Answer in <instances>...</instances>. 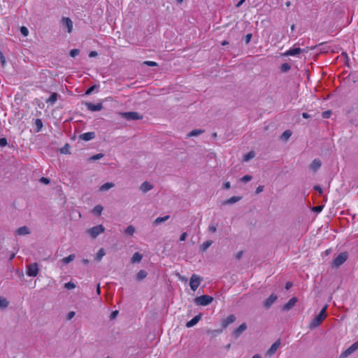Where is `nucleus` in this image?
<instances>
[{
    "label": "nucleus",
    "instance_id": "obj_39",
    "mask_svg": "<svg viewBox=\"0 0 358 358\" xmlns=\"http://www.w3.org/2000/svg\"><path fill=\"white\" fill-rule=\"evenodd\" d=\"M69 146L68 144H66L64 147L60 148L59 151L62 154H68L69 153Z\"/></svg>",
    "mask_w": 358,
    "mask_h": 358
},
{
    "label": "nucleus",
    "instance_id": "obj_36",
    "mask_svg": "<svg viewBox=\"0 0 358 358\" xmlns=\"http://www.w3.org/2000/svg\"><path fill=\"white\" fill-rule=\"evenodd\" d=\"M291 69V66L288 63H284L280 66L281 72L286 73Z\"/></svg>",
    "mask_w": 358,
    "mask_h": 358
},
{
    "label": "nucleus",
    "instance_id": "obj_38",
    "mask_svg": "<svg viewBox=\"0 0 358 358\" xmlns=\"http://www.w3.org/2000/svg\"><path fill=\"white\" fill-rule=\"evenodd\" d=\"M64 287L68 289H71L76 287V285L72 282H69L64 284Z\"/></svg>",
    "mask_w": 358,
    "mask_h": 358
},
{
    "label": "nucleus",
    "instance_id": "obj_26",
    "mask_svg": "<svg viewBox=\"0 0 358 358\" xmlns=\"http://www.w3.org/2000/svg\"><path fill=\"white\" fill-rule=\"evenodd\" d=\"M170 216L169 215H166L164 217H157V219L155 220V221L153 222V224L154 225H158L166 220H168L169 219Z\"/></svg>",
    "mask_w": 358,
    "mask_h": 358
},
{
    "label": "nucleus",
    "instance_id": "obj_63",
    "mask_svg": "<svg viewBox=\"0 0 358 358\" xmlns=\"http://www.w3.org/2000/svg\"><path fill=\"white\" fill-rule=\"evenodd\" d=\"M302 116L306 119L309 118L310 117V115L309 114H308L307 113H303Z\"/></svg>",
    "mask_w": 358,
    "mask_h": 358
},
{
    "label": "nucleus",
    "instance_id": "obj_61",
    "mask_svg": "<svg viewBox=\"0 0 358 358\" xmlns=\"http://www.w3.org/2000/svg\"><path fill=\"white\" fill-rule=\"evenodd\" d=\"M245 0H240L238 3L236 5V6L237 8L240 7L244 2H245Z\"/></svg>",
    "mask_w": 358,
    "mask_h": 358
},
{
    "label": "nucleus",
    "instance_id": "obj_7",
    "mask_svg": "<svg viewBox=\"0 0 358 358\" xmlns=\"http://www.w3.org/2000/svg\"><path fill=\"white\" fill-rule=\"evenodd\" d=\"M202 278L199 276L198 275L193 274L190 278L189 286L192 290L195 291L199 286L201 282L202 281Z\"/></svg>",
    "mask_w": 358,
    "mask_h": 358
},
{
    "label": "nucleus",
    "instance_id": "obj_45",
    "mask_svg": "<svg viewBox=\"0 0 358 358\" xmlns=\"http://www.w3.org/2000/svg\"><path fill=\"white\" fill-rule=\"evenodd\" d=\"M103 157V155L101 154V153H99V154H96L95 155H93L92 157H90V160L92 161H94V160H97V159H99L101 158H102Z\"/></svg>",
    "mask_w": 358,
    "mask_h": 358
},
{
    "label": "nucleus",
    "instance_id": "obj_13",
    "mask_svg": "<svg viewBox=\"0 0 358 358\" xmlns=\"http://www.w3.org/2000/svg\"><path fill=\"white\" fill-rule=\"evenodd\" d=\"M297 301H298V299L296 297H292V299H290L289 300V301L287 303H285L282 307V310L283 311H289L296 305Z\"/></svg>",
    "mask_w": 358,
    "mask_h": 358
},
{
    "label": "nucleus",
    "instance_id": "obj_2",
    "mask_svg": "<svg viewBox=\"0 0 358 358\" xmlns=\"http://www.w3.org/2000/svg\"><path fill=\"white\" fill-rule=\"evenodd\" d=\"M105 228L102 224H99L88 229L86 232L92 238H96L99 234L104 232Z\"/></svg>",
    "mask_w": 358,
    "mask_h": 358
},
{
    "label": "nucleus",
    "instance_id": "obj_49",
    "mask_svg": "<svg viewBox=\"0 0 358 358\" xmlns=\"http://www.w3.org/2000/svg\"><path fill=\"white\" fill-rule=\"evenodd\" d=\"M7 145V140L5 138H0V146L5 147Z\"/></svg>",
    "mask_w": 358,
    "mask_h": 358
},
{
    "label": "nucleus",
    "instance_id": "obj_21",
    "mask_svg": "<svg viewBox=\"0 0 358 358\" xmlns=\"http://www.w3.org/2000/svg\"><path fill=\"white\" fill-rule=\"evenodd\" d=\"M201 313H199V315H196L193 319H192L190 321L186 323V327L187 328H190L196 324L201 320Z\"/></svg>",
    "mask_w": 358,
    "mask_h": 358
},
{
    "label": "nucleus",
    "instance_id": "obj_37",
    "mask_svg": "<svg viewBox=\"0 0 358 358\" xmlns=\"http://www.w3.org/2000/svg\"><path fill=\"white\" fill-rule=\"evenodd\" d=\"M134 232H135V228L132 225H129L125 229V233L130 236H132Z\"/></svg>",
    "mask_w": 358,
    "mask_h": 358
},
{
    "label": "nucleus",
    "instance_id": "obj_42",
    "mask_svg": "<svg viewBox=\"0 0 358 358\" xmlns=\"http://www.w3.org/2000/svg\"><path fill=\"white\" fill-rule=\"evenodd\" d=\"M36 127H37V131H39L41 129L42 127H43V123H42L41 120L36 119Z\"/></svg>",
    "mask_w": 358,
    "mask_h": 358
},
{
    "label": "nucleus",
    "instance_id": "obj_46",
    "mask_svg": "<svg viewBox=\"0 0 358 358\" xmlns=\"http://www.w3.org/2000/svg\"><path fill=\"white\" fill-rule=\"evenodd\" d=\"M80 51L78 49H73L70 51V56L72 57H75L79 54Z\"/></svg>",
    "mask_w": 358,
    "mask_h": 358
},
{
    "label": "nucleus",
    "instance_id": "obj_60",
    "mask_svg": "<svg viewBox=\"0 0 358 358\" xmlns=\"http://www.w3.org/2000/svg\"><path fill=\"white\" fill-rule=\"evenodd\" d=\"M292 283L291 282H287L285 285V289H289L292 287Z\"/></svg>",
    "mask_w": 358,
    "mask_h": 358
},
{
    "label": "nucleus",
    "instance_id": "obj_59",
    "mask_svg": "<svg viewBox=\"0 0 358 358\" xmlns=\"http://www.w3.org/2000/svg\"><path fill=\"white\" fill-rule=\"evenodd\" d=\"M314 189H315L316 191H317L320 194H322V188H321V187H320V186H319V185H315V186L314 187Z\"/></svg>",
    "mask_w": 358,
    "mask_h": 358
},
{
    "label": "nucleus",
    "instance_id": "obj_8",
    "mask_svg": "<svg viewBox=\"0 0 358 358\" xmlns=\"http://www.w3.org/2000/svg\"><path fill=\"white\" fill-rule=\"evenodd\" d=\"M358 350V341L354 343L350 347L343 351L339 356V358H347L348 356Z\"/></svg>",
    "mask_w": 358,
    "mask_h": 358
},
{
    "label": "nucleus",
    "instance_id": "obj_34",
    "mask_svg": "<svg viewBox=\"0 0 358 358\" xmlns=\"http://www.w3.org/2000/svg\"><path fill=\"white\" fill-rule=\"evenodd\" d=\"M105 255V251L103 248H101L96 255L95 259L98 262L101 261L102 257Z\"/></svg>",
    "mask_w": 358,
    "mask_h": 358
},
{
    "label": "nucleus",
    "instance_id": "obj_48",
    "mask_svg": "<svg viewBox=\"0 0 358 358\" xmlns=\"http://www.w3.org/2000/svg\"><path fill=\"white\" fill-rule=\"evenodd\" d=\"M264 187L263 185H259V187H257L256 190H255V193L257 194L261 193L262 192L264 191Z\"/></svg>",
    "mask_w": 358,
    "mask_h": 358
},
{
    "label": "nucleus",
    "instance_id": "obj_56",
    "mask_svg": "<svg viewBox=\"0 0 358 358\" xmlns=\"http://www.w3.org/2000/svg\"><path fill=\"white\" fill-rule=\"evenodd\" d=\"M40 180L41 182L46 184V185L49 184V182H50V180L48 179L47 178H44V177L41 178Z\"/></svg>",
    "mask_w": 358,
    "mask_h": 358
},
{
    "label": "nucleus",
    "instance_id": "obj_22",
    "mask_svg": "<svg viewBox=\"0 0 358 358\" xmlns=\"http://www.w3.org/2000/svg\"><path fill=\"white\" fill-rule=\"evenodd\" d=\"M94 137H95L94 132H87V133H84L80 136V139L86 141L92 140Z\"/></svg>",
    "mask_w": 358,
    "mask_h": 358
},
{
    "label": "nucleus",
    "instance_id": "obj_10",
    "mask_svg": "<svg viewBox=\"0 0 358 358\" xmlns=\"http://www.w3.org/2000/svg\"><path fill=\"white\" fill-rule=\"evenodd\" d=\"M248 328L246 323L241 324L238 328H236L232 333V336L235 338H238Z\"/></svg>",
    "mask_w": 358,
    "mask_h": 358
},
{
    "label": "nucleus",
    "instance_id": "obj_43",
    "mask_svg": "<svg viewBox=\"0 0 358 358\" xmlns=\"http://www.w3.org/2000/svg\"><path fill=\"white\" fill-rule=\"evenodd\" d=\"M323 209V206H314L311 208L312 211L315 213H320Z\"/></svg>",
    "mask_w": 358,
    "mask_h": 358
},
{
    "label": "nucleus",
    "instance_id": "obj_35",
    "mask_svg": "<svg viewBox=\"0 0 358 358\" xmlns=\"http://www.w3.org/2000/svg\"><path fill=\"white\" fill-rule=\"evenodd\" d=\"M255 156V154L253 151L249 152L248 154L245 155L243 157V161L244 162H248L249 160L254 158Z\"/></svg>",
    "mask_w": 358,
    "mask_h": 358
},
{
    "label": "nucleus",
    "instance_id": "obj_16",
    "mask_svg": "<svg viewBox=\"0 0 358 358\" xmlns=\"http://www.w3.org/2000/svg\"><path fill=\"white\" fill-rule=\"evenodd\" d=\"M85 106H87V109L91 111H99L103 108L101 103H99L95 105L90 102H86Z\"/></svg>",
    "mask_w": 358,
    "mask_h": 358
},
{
    "label": "nucleus",
    "instance_id": "obj_12",
    "mask_svg": "<svg viewBox=\"0 0 358 358\" xmlns=\"http://www.w3.org/2000/svg\"><path fill=\"white\" fill-rule=\"evenodd\" d=\"M280 345V340L278 339L274 343H273L272 345L271 346V348L267 350L266 355L269 356V357H271L272 355H273L275 353V352L278 350V349L279 348Z\"/></svg>",
    "mask_w": 358,
    "mask_h": 358
},
{
    "label": "nucleus",
    "instance_id": "obj_44",
    "mask_svg": "<svg viewBox=\"0 0 358 358\" xmlns=\"http://www.w3.org/2000/svg\"><path fill=\"white\" fill-rule=\"evenodd\" d=\"M143 64H144L145 65L148 66H158V64H157V62H152V61H145V62H143Z\"/></svg>",
    "mask_w": 358,
    "mask_h": 358
},
{
    "label": "nucleus",
    "instance_id": "obj_29",
    "mask_svg": "<svg viewBox=\"0 0 358 358\" xmlns=\"http://www.w3.org/2000/svg\"><path fill=\"white\" fill-rule=\"evenodd\" d=\"M204 132L203 129H194L191 131L188 134L187 137L197 136L202 134Z\"/></svg>",
    "mask_w": 358,
    "mask_h": 358
},
{
    "label": "nucleus",
    "instance_id": "obj_17",
    "mask_svg": "<svg viewBox=\"0 0 358 358\" xmlns=\"http://www.w3.org/2000/svg\"><path fill=\"white\" fill-rule=\"evenodd\" d=\"M242 199V196H234L229 199L224 200L222 202L224 206L234 204Z\"/></svg>",
    "mask_w": 358,
    "mask_h": 358
},
{
    "label": "nucleus",
    "instance_id": "obj_1",
    "mask_svg": "<svg viewBox=\"0 0 358 358\" xmlns=\"http://www.w3.org/2000/svg\"><path fill=\"white\" fill-rule=\"evenodd\" d=\"M327 309V305H326L320 311L318 315H317L310 323L309 328L311 329H313L316 327H317L327 317L326 311Z\"/></svg>",
    "mask_w": 358,
    "mask_h": 358
},
{
    "label": "nucleus",
    "instance_id": "obj_50",
    "mask_svg": "<svg viewBox=\"0 0 358 358\" xmlns=\"http://www.w3.org/2000/svg\"><path fill=\"white\" fill-rule=\"evenodd\" d=\"M208 231H209L210 232L215 233V232L217 231V227H216V226L213 225V224L210 225V226L208 227Z\"/></svg>",
    "mask_w": 358,
    "mask_h": 358
},
{
    "label": "nucleus",
    "instance_id": "obj_41",
    "mask_svg": "<svg viewBox=\"0 0 358 358\" xmlns=\"http://www.w3.org/2000/svg\"><path fill=\"white\" fill-rule=\"evenodd\" d=\"M252 180V176L250 175H245L243 177H242L240 180L243 182H248Z\"/></svg>",
    "mask_w": 358,
    "mask_h": 358
},
{
    "label": "nucleus",
    "instance_id": "obj_31",
    "mask_svg": "<svg viewBox=\"0 0 358 358\" xmlns=\"http://www.w3.org/2000/svg\"><path fill=\"white\" fill-rule=\"evenodd\" d=\"M148 273L144 270H141L136 274V280L140 281L144 279L147 276Z\"/></svg>",
    "mask_w": 358,
    "mask_h": 358
},
{
    "label": "nucleus",
    "instance_id": "obj_27",
    "mask_svg": "<svg viewBox=\"0 0 358 358\" xmlns=\"http://www.w3.org/2000/svg\"><path fill=\"white\" fill-rule=\"evenodd\" d=\"M142 257V255H141L139 252H135L133 255L131 261L132 263H138L141 261Z\"/></svg>",
    "mask_w": 358,
    "mask_h": 358
},
{
    "label": "nucleus",
    "instance_id": "obj_64",
    "mask_svg": "<svg viewBox=\"0 0 358 358\" xmlns=\"http://www.w3.org/2000/svg\"><path fill=\"white\" fill-rule=\"evenodd\" d=\"M252 358H262V356L259 354L255 355Z\"/></svg>",
    "mask_w": 358,
    "mask_h": 358
},
{
    "label": "nucleus",
    "instance_id": "obj_55",
    "mask_svg": "<svg viewBox=\"0 0 358 358\" xmlns=\"http://www.w3.org/2000/svg\"><path fill=\"white\" fill-rule=\"evenodd\" d=\"M75 316V312L74 311H71L68 313V315H67V319L69 320H71L73 317Z\"/></svg>",
    "mask_w": 358,
    "mask_h": 358
},
{
    "label": "nucleus",
    "instance_id": "obj_32",
    "mask_svg": "<svg viewBox=\"0 0 358 358\" xmlns=\"http://www.w3.org/2000/svg\"><path fill=\"white\" fill-rule=\"evenodd\" d=\"M292 136V132L290 130L285 131L282 135L280 136V138L285 141H287L290 136Z\"/></svg>",
    "mask_w": 358,
    "mask_h": 358
},
{
    "label": "nucleus",
    "instance_id": "obj_33",
    "mask_svg": "<svg viewBox=\"0 0 358 358\" xmlns=\"http://www.w3.org/2000/svg\"><path fill=\"white\" fill-rule=\"evenodd\" d=\"M103 206L101 205H96L92 210L94 214L96 215H100L103 211Z\"/></svg>",
    "mask_w": 358,
    "mask_h": 358
},
{
    "label": "nucleus",
    "instance_id": "obj_40",
    "mask_svg": "<svg viewBox=\"0 0 358 358\" xmlns=\"http://www.w3.org/2000/svg\"><path fill=\"white\" fill-rule=\"evenodd\" d=\"M20 31L21 34L24 36H27L29 35V30L26 27H21Z\"/></svg>",
    "mask_w": 358,
    "mask_h": 358
},
{
    "label": "nucleus",
    "instance_id": "obj_11",
    "mask_svg": "<svg viewBox=\"0 0 358 358\" xmlns=\"http://www.w3.org/2000/svg\"><path fill=\"white\" fill-rule=\"evenodd\" d=\"M236 320L234 315H230L227 318L223 319L221 322V324L223 329H226L228 325L234 323Z\"/></svg>",
    "mask_w": 358,
    "mask_h": 358
},
{
    "label": "nucleus",
    "instance_id": "obj_47",
    "mask_svg": "<svg viewBox=\"0 0 358 358\" xmlns=\"http://www.w3.org/2000/svg\"><path fill=\"white\" fill-rule=\"evenodd\" d=\"M331 115V110H327L322 113V116L323 118L327 119L329 118Z\"/></svg>",
    "mask_w": 358,
    "mask_h": 358
},
{
    "label": "nucleus",
    "instance_id": "obj_9",
    "mask_svg": "<svg viewBox=\"0 0 358 358\" xmlns=\"http://www.w3.org/2000/svg\"><path fill=\"white\" fill-rule=\"evenodd\" d=\"M303 52H305V50H303L300 48L293 47L285 51L284 53H282V55L286 57L296 56Z\"/></svg>",
    "mask_w": 358,
    "mask_h": 358
},
{
    "label": "nucleus",
    "instance_id": "obj_25",
    "mask_svg": "<svg viewBox=\"0 0 358 358\" xmlns=\"http://www.w3.org/2000/svg\"><path fill=\"white\" fill-rule=\"evenodd\" d=\"M9 305V301L3 296H0V309H5Z\"/></svg>",
    "mask_w": 358,
    "mask_h": 358
},
{
    "label": "nucleus",
    "instance_id": "obj_57",
    "mask_svg": "<svg viewBox=\"0 0 358 358\" xmlns=\"http://www.w3.org/2000/svg\"><path fill=\"white\" fill-rule=\"evenodd\" d=\"M223 187L226 189H229L231 188V184L229 182H226L223 185Z\"/></svg>",
    "mask_w": 358,
    "mask_h": 358
},
{
    "label": "nucleus",
    "instance_id": "obj_53",
    "mask_svg": "<svg viewBox=\"0 0 358 358\" xmlns=\"http://www.w3.org/2000/svg\"><path fill=\"white\" fill-rule=\"evenodd\" d=\"M252 38V34H248L245 37V41L246 43H248Z\"/></svg>",
    "mask_w": 358,
    "mask_h": 358
},
{
    "label": "nucleus",
    "instance_id": "obj_6",
    "mask_svg": "<svg viewBox=\"0 0 358 358\" xmlns=\"http://www.w3.org/2000/svg\"><path fill=\"white\" fill-rule=\"evenodd\" d=\"M348 253L342 252L339 254L333 261L332 266L335 267H339L341 266L348 259Z\"/></svg>",
    "mask_w": 358,
    "mask_h": 358
},
{
    "label": "nucleus",
    "instance_id": "obj_54",
    "mask_svg": "<svg viewBox=\"0 0 358 358\" xmlns=\"http://www.w3.org/2000/svg\"><path fill=\"white\" fill-rule=\"evenodd\" d=\"M0 60H1L2 66H4V64H6V59H5V57L3 55L2 52H0Z\"/></svg>",
    "mask_w": 358,
    "mask_h": 358
},
{
    "label": "nucleus",
    "instance_id": "obj_30",
    "mask_svg": "<svg viewBox=\"0 0 358 358\" xmlns=\"http://www.w3.org/2000/svg\"><path fill=\"white\" fill-rule=\"evenodd\" d=\"M76 258V255L74 254H71L69 255L66 257L63 258L61 259V262H63L65 264H68L69 263L73 262Z\"/></svg>",
    "mask_w": 358,
    "mask_h": 358
},
{
    "label": "nucleus",
    "instance_id": "obj_58",
    "mask_svg": "<svg viewBox=\"0 0 358 358\" xmlns=\"http://www.w3.org/2000/svg\"><path fill=\"white\" fill-rule=\"evenodd\" d=\"M98 55V53L96 51H91L89 54V57H96Z\"/></svg>",
    "mask_w": 358,
    "mask_h": 358
},
{
    "label": "nucleus",
    "instance_id": "obj_20",
    "mask_svg": "<svg viewBox=\"0 0 358 358\" xmlns=\"http://www.w3.org/2000/svg\"><path fill=\"white\" fill-rule=\"evenodd\" d=\"M30 233L31 231L29 227L27 226L21 227L15 231V234L18 236H25L29 234Z\"/></svg>",
    "mask_w": 358,
    "mask_h": 358
},
{
    "label": "nucleus",
    "instance_id": "obj_15",
    "mask_svg": "<svg viewBox=\"0 0 358 358\" xmlns=\"http://www.w3.org/2000/svg\"><path fill=\"white\" fill-rule=\"evenodd\" d=\"M322 166V162L319 159H315L309 165V169L313 171L317 172Z\"/></svg>",
    "mask_w": 358,
    "mask_h": 358
},
{
    "label": "nucleus",
    "instance_id": "obj_5",
    "mask_svg": "<svg viewBox=\"0 0 358 358\" xmlns=\"http://www.w3.org/2000/svg\"><path fill=\"white\" fill-rule=\"evenodd\" d=\"M39 272L38 264L37 263H31L27 266L26 273L29 277H36Z\"/></svg>",
    "mask_w": 358,
    "mask_h": 358
},
{
    "label": "nucleus",
    "instance_id": "obj_52",
    "mask_svg": "<svg viewBox=\"0 0 358 358\" xmlns=\"http://www.w3.org/2000/svg\"><path fill=\"white\" fill-rule=\"evenodd\" d=\"M187 236V234L186 232L182 233L180 236V241H185L186 238Z\"/></svg>",
    "mask_w": 358,
    "mask_h": 358
},
{
    "label": "nucleus",
    "instance_id": "obj_3",
    "mask_svg": "<svg viewBox=\"0 0 358 358\" xmlns=\"http://www.w3.org/2000/svg\"><path fill=\"white\" fill-rule=\"evenodd\" d=\"M213 301V298L208 295H202L194 299V303L199 306H207Z\"/></svg>",
    "mask_w": 358,
    "mask_h": 358
},
{
    "label": "nucleus",
    "instance_id": "obj_14",
    "mask_svg": "<svg viewBox=\"0 0 358 358\" xmlns=\"http://www.w3.org/2000/svg\"><path fill=\"white\" fill-rule=\"evenodd\" d=\"M278 296L275 294H271L268 299H266L264 302V306L268 309L271 308L273 303L277 300Z\"/></svg>",
    "mask_w": 358,
    "mask_h": 358
},
{
    "label": "nucleus",
    "instance_id": "obj_23",
    "mask_svg": "<svg viewBox=\"0 0 358 358\" xmlns=\"http://www.w3.org/2000/svg\"><path fill=\"white\" fill-rule=\"evenodd\" d=\"M114 187H115V184L113 182H106L99 187V191L100 192H106Z\"/></svg>",
    "mask_w": 358,
    "mask_h": 358
},
{
    "label": "nucleus",
    "instance_id": "obj_18",
    "mask_svg": "<svg viewBox=\"0 0 358 358\" xmlns=\"http://www.w3.org/2000/svg\"><path fill=\"white\" fill-rule=\"evenodd\" d=\"M62 24L67 28L68 32L71 33L73 29V22L69 17H63L62 20Z\"/></svg>",
    "mask_w": 358,
    "mask_h": 358
},
{
    "label": "nucleus",
    "instance_id": "obj_4",
    "mask_svg": "<svg viewBox=\"0 0 358 358\" xmlns=\"http://www.w3.org/2000/svg\"><path fill=\"white\" fill-rule=\"evenodd\" d=\"M120 115L123 118L127 120H141L143 116L137 112H122L120 113Z\"/></svg>",
    "mask_w": 358,
    "mask_h": 358
},
{
    "label": "nucleus",
    "instance_id": "obj_28",
    "mask_svg": "<svg viewBox=\"0 0 358 358\" xmlns=\"http://www.w3.org/2000/svg\"><path fill=\"white\" fill-rule=\"evenodd\" d=\"M213 244V241H207L200 245V250L205 252Z\"/></svg>",
    "mask_w": 358,
    "mask_h": 358
},
{
    "label": "nucleus",
    "instance_id": "obj_51",
    "mask_svg": "<svg viewBox=\"0 0 358 358\" xmlns=\"http://www.w3.org/2000/svg\"><path fill=\"white\" fill-rule=\"evenodd\" d=\"M118 315V310L113 311L110 315V320H114Z\"/></svg>",
    "mask_w": 358,
    "mask_h": 358
},
{
    "label": "nucleus",
    "instance_id": "obj_62",
    "mask_svg": "<svg viewBox=\"0 0 358 358\" xmlns=\"http://www.w3.org/2000/svg\"><path fill=\"white\" fill-rule=\"evenodd\" d=\"M96 293H97V294H99V295L101 294L100 284H98V285H97V287H96Z\"/></svg>",
    "mask_w": 358,
    "mask_h": 358
},
{
    "label": "nucleus",
    "instance_id": "obj_24",
    "mask_svg": "<svg viewBox=\"0 0 358 358\" xmlns=\"http://www.w3.org/2000/svg\"><path fill=\"white\" fill-rule=\"evenodd\" d=\"M58 94L57 93H52L50 96L47 99L46 102L50 105H53L57 100Z\"/></svg>",
    "mask_w": 358,
    "mask_h": 358
},
{
    "label": "nucleus",
    "instance_id": "obj_19",
    "mask_svg": "<svg viewBox=\"0 0 358 358\" xmlns=\"http://www.w3.org/2000/svg\"><path fill=\"white\" fill-rule=\"evenodd\" d=\"M153 187H154V186H153L151 183H150V182H148V181H145V182H143L141 185V186H140L139 189H140V190H141V192H143V193H146V192H148V191H150V190L152 189H153Z\"/></svg>",
    "mask_w": 358,
    "mask_h": 358
}]
</instances>
